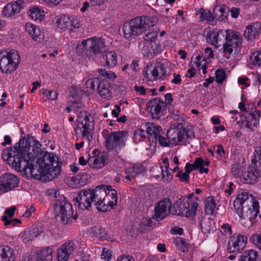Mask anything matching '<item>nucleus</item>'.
Instances as JSON below:
<instances>
[{"mask_svg": "<svg viewBox=\"0 0 261 261\" xmlns=\"http://www.w3.org/2000/svg\"><path fill=\"white\" fill-rule=\"evenodd\" d=\"M249 206L243 208L237 212L239 217L243 219H248L252 224H255L257 221V216L259 213V206L257 201L252 203Z\"/></svg>", "mask_w": 261, "mask_h": 261, "instance_id": "nucleus-14", "label": "nucleus"}, {"mask_svg": "<svg viewBox=\"0 0 261 261\" xmlns=\"http://www.w3.org/2000/svg\"><path fill=\"white\" fill-rule=\"evenodd\" d=\"M149 106H151L150 109V113L152 117L154 118H159L161 116L162 106L164 105L162 99L160 98H154L149 102Z\"/></svg>", "mask_w": 261, "mask_h": 261, "instance_id": "nucleus-30", "label": "nucleus"}, {"mask_svg": "<svg viewBox=\"0 0 261 261\" xmlns=\"http://www.w3.org/2000/svg\"><path fill=\"white\" fill-rule=\"evenodd\" d=\"M53 259V249L46 247L36 254L30 255L27 261H51Z\"/></svg>", "mask_w": 261, "mask_h": 261, "instance_id": "nucleus-23", "label": "nucleus"}, {"mask_svg": "<svg viewBox=\"0 0 261 261\" xmlns=\"http://www.w3.org/2000/svg\"><path fill=\"white\" fill-rule=\"evenodd\" d=\"M2 221H4L5 226H8L10 223L14 222L15 224L16 223H20L21 220L16 218L10 220L6 215L2 217Z\"/></svg>", "mask_w": 261, "mask_h": 261, "instance_id": "nucleus-59", "label": "nucleus"}, {"mask_svg": "<svg viewBox=\"0 0 261 261\" xmlns=\"http://www.w3.org/2000/svg\"><path fill=\"white\" fill-rule=\"evenodd\" d=\"M239 261H259L257 252L253 250L245 251Z\"/></svg>", "mask_w": 261, "mask_h": 261, "instance_id": "nucleus-37", "label": "nucleus"}, {"mask_svg": "<svg viewBox=\"0 0 261 261\" xmlns=\"http://www.w3.org/2000/svg\"><path fill=\"white\" fill-rule=\"evenodd\" d=\"M254 159H252V165L258 172H261V146L256 147L254 152Z\"/></svg>", "mask_w": 261, "mask_h": 261, "instance_id": "nucleus-38", "label": "nucleus"}, {"mask_svg": "<svg viewBox=\"0 0 261 261\" xmlns=\"http://www.w3.org/2000/svg\"><path fill=\"white\" fill-rule=\"evenodd\" d=\"M92 233L96 238L102 240H108L109 238L107 237L105 228L99 225L95 226L92 228Z\"/></svg>", "mask_w": 261, "mask_h": 261, "instance_id": "nucleus-40", "label": "nucleus"}, {"mask_svg": "<svg viewBox=\"0 0 261 261\" xmlns=\"http://www.w3.org/2000/svg\"><path fill=\"white\" fill-rule=\"evenodd\" d=\"M100 62L104 66L110 68L113 67L117 64V54L113 51H105L102 55Z\"/></svg>", "mask_w": 261, "mask_h": 261, "instance_id": "nucleus-26", "label": "nucleus"}, {"mask_svg": "<svg viewBox=\"0 0 261 261\" xmlns=\"http://www.w3.org/2000/svg\"><path fill=\"white\" fill-rule=\"evenodd\" d=\"M161 172L162 174V178L168 182H169L172 179V175L171 174L172 169L170 168H165L166 175L164 173V170L162 166L160 167Z\"/></svg>", "mask_w": 261, "mask_h": 261, "instance_id": "nucleus-52", "label": "nucleus"}, {"mask_svg": "<svg viewBox=\"0 0 261 261\" xmlns=\"http://www.w3.org/2000/svg\"><path fill=\"white\" fill-rule=\"evenodd\" d=\"M166 73L164 64L156 62L154 64H148L143 70V74L147 81H154L162 78Z\"/></svg>", "mask_w": 261, "mask_h": 261, "instance_id": "nucleus-12", "label": "nucleus"}, {"mask_svg": "<svg viewBox=\"0 0 261 261\" xmlns=\"http://www.w3.org/2000/svg\"><path fill=\"white\" fill-rule=\"evenodd\" d=\"M177 176L180 178L181 181L187 183L189 181V174L186 171L184 173L182 171H179L177 174Z\"/></svg>", "mask_w": 261, "mask_h": 261, "instance_id": "nucleus-60", "label": "nucleus"}, {"mask_svg": "<svg viewBox=\"0 0 261 261\" xmlns=\"http://www.w3.org/2000/svg\"><path fill=\"white\" fill-rule=\"evenodd\" d=\"M261 33V23L256 22L248 25L244 32V36L249 40L256 39Z\"/></svg>", "mask_w": 261, "mask_h": 261, "instance_id": "nucleus-25", "label": "nucleus"}, {"mask_svg": "<svg viewBox=\"0 0 261 261\" xmlns=\"http://www.w3.org/2000/svg\"><path fill=\"white\" fill-rule=\"evenodd\" d=\"M19 178L17 176L10 173L3 174L0 177V193H6L19 184Z\"/></svg>", "mask_w": 261, "mask_h": 261, "instance_id": "nucleus-13", "label": "nucleus"}, {"mask_svg": "<svg viewBox=\"0 0 261 261\" xmlns=\"http://www.w3.org/2000/svg\"><path fill=\"white\" fill-rule=\"evenodd\" d=\"M25 28L26 31L31 36L33 40L37 41V39L41 35V32L39 28L30 23H26Z\"/></svg>", "mask_w": 261, "mask_h": 261, "instance_id": "nucleus-36", "label": "nucleus"}, {"mask_svg": "<svg viewBox=\"0 0 261 261\" xmlns=\"http://www.w3.org/2000/svg\"><path fill=\"white\" fill-rule=\"evenodd\" d=\"M98 71L100 75L108 79H114L116 77L115 73L111 71H107L106 69H98Z\"/></svg>", "mask_w": 261, "mask_h": 261, "instance_id": "nucleus-53", "label": "nucleus"}, {"mask_svg": "<svg viewBox=\"0 0 261 261\" xmlns=\"http://www.w3.org/2000/svg\"><path fill=\"white\" fill-rule=\"evenodd\" d=\"M171 204V201L169 198H165L160 201L154 206V213L152 216V218L158 221L163 220L170 213Z\"/></svg>", "mask_w": 261, "mask_h": 261, "instance_id": "nucleus-15", "label": "nucleus"}, {"mask_svg": "<svg viewBox=\"0 0 261 261\" xmlns=\"http://www.w3.org/2000/svg\"><path fill=\"white\" fill-rule=\"evenodd\" d=\"M56 23L59 28L64 31L71 25V19L69 16L63 15L58 18Z\"/></svg>", "mask_w": 261, "mask_h": 261, "instance_id": "nucleus-39", "label": "nucleus"}, {"mask_svg": "<svg viewBox=\"0 0 261 261\" xmlns=\"http://www.w3.org/2000/svg\"><path fill=\"white\" fill-rule=\"evenodd\" d=\"M43 94L45 95L48 99L52 100L56 99L58 95L56 91H49L47 89L43 91Z\"/></svg>", "mask_w": 261, "mask_h": 261, "instance_id": "nucleus-55", "label": "nucleus"}, {"mask_svg": "<svg viewBox=\"0 0 261 261\" xmlns=\"http://www.w3.org/2000/svg\"><path fill=\"white\" fill-rule=\"evenodd\" d=\"M200 19L212 23L214 21L215 17L213 15L211 11L201 9L200 13Z\"/></svg>", "mask_w": 261, "mask_h": 261, "instance_id": "nucleus-47", "label": "nucleus"}, {"mask_svg": "<svg viewBox=\"0 0 261 261\" xmlns=\"http://www.w3.org/2000/svg\"><path fill=\"white\" fill-rule=\"evenodd\" d=\"M105 39L101 38H89L76 46V53L82 56H93L105 51Z\"/></svg>", "mask_w": 261, "mask_h": 261, "instance_id": "nucleus-6", "label": "nucleus"}, {"mask_svg": "<svg viewBox=\"0 0 261 261\" xmlns=\"http://www.w3.org/2000/svg\"><path fill=\"white\" fill-rule=\"evenodd\" d=\"M250 60H252V64L254 66H261V50L256 51L251 54Z\"/></svg>", "mask_w": 261, "mask_h": 261, "instance_id": "nucleus-49", "label": "nucleus"}, {"mask_svg": "<svg viewBox=\"0 0 261 261\" xmlns=\"http://www.w3.org/2000/svg\"><path fill=\"white\" fill-rule=\"evenodd\" d=\"M0 261H15L13 250L8 246H0Z\"/></svg>", "mask_w": 261, "mask_h": 261, "instance_id": "nucleus-31", "label": "nucleus"}, {"mask_svg": "<svg viewBox=\"0 0 261 261\" xmlns=\"http://www.w3.org/2000/svg\"><path fill=\"white\" fill-rule=\"evenodd\" d=\"M166 135L170 143L174 145H180L185 143V136L187 138H195L193 127L180 122L171 125Z\"/></svg>", "mask_w": 261, "mask_h": 261, "instance_id": "nucleus-5", "label": "nucleus"}, {"mask_svg": "<svg viewBox=\"0 0 261 261\" xmlns=\"http://www.w3.org/2000/svg\"><path fill=\"white\" fill-rule=\"evenodd\" d=\"M128 136L126 131L112 132L105 138V146L108 151L116 152L126 145Z\"/></svg>", "mask_w": 261, "mask_h": 261, "instance_id": "nucleus-9", "label": "nucleus"}, {"mask_svg": "<svg viewBox=\"0 0 261 261\" xmlns=\"http://www.w3.org/2000/svg\"><path fill=\"white\" fill-rule=\"evenodd\" d=\"M230 14L232 17L237 18L240 14V9L237 8L232 7L230 10Z\"/></svg>", "mask_w": 261, "mask_h": 261, "instance_id": "nucleus-63", "label": "nucleus"}, {"mask_svg": "<svg viewBox=\"0 0 261 261\" xmlns=\"http://www.w3.org/2000/svg\"><path fill=\"white\" fill-rule=\"evenodd\" d=\"M214 15L216 17L220 20H224L227 17V13L225 12V8H220L218 10L217 9H214Z\"/></svg>", "mask_w": 261, "mask_h": 261, "instance_id": "nucleus-48", "label": "nucleus"}, {"mask_svg": "<svg viewBox=\"0 0 261 261\" xmlns=\"http://www.w3.org/2000/svg\"><path fill=\"white\" fill-rule=\"evenodd\" d=\"M150 228H153L152 221L151 218H143L140 222L139 226V229L140 231L144 232L146 230H149Z\"/></svg>", "mask_w": 261, "mask_h": 261, "instance_id": "nucleus-44", "label": "nucleus"}, {"mask_svg": "<svg viewBox=\"0 0 261 261\" xmlns=\"http://www.w3.org/2000/svg\"><path fill=\"white\" fill-rule=\"evenodd\" d=\"M29 16L32 20L41 21L44 15L41 13L40 10L37 7L32 8L29 12Z\"/></svg>", "mask_w": 261, "mask_h": 261, "instance_id": "nucleus-46", "label": "nucleus"}, {"mask_svg": "<svg viewBox=\"0 0 261 261\" xmlns=\"http://www.w3.org/2000/svg\"><path fill=\"white\" fill-rule=\"evenodd\" d=\"M19 53L14 49L0 51V70L3 73H11L15 71L20 63Z\"/></svg>", "mask_w": 261, "mask_h": 261, "instance_id": "nucleus-8", "label": "nucleus"}, {"mask_svg": "<svg viewBox=\"0 0 261 261\" xmlns=\"http://www.w3.org/2000/svg\"><path fill=\"white\" fill-rule=\"evenodd\" d=\"M157 140H158L160 144L163 146H169V144L170 142H169V139L166 138L165 137L162 136L161 135V133L160 135L158 136Z\"/></svg>", "mask_w": 261, "mask_h": 261, "instance_id": "nucleus-62", "label": "nucleus"}, {"mask_svg": "<svg viewBox=\"0 0 261 261\" xmlns=\"http://www.w3.org/2000/svg\"><path fill=\"white\" fill-rule=\"evenodd\" d=\"M222 49L225 56H230L234 51L238 54L241 50L242 38L241 34L233 30H226Z\"/></svg>", "mask_w": 261, "mask_h": 261, "instance_id": "nucleus-10", "label": "nucleus"}, {"mask_svg": "<svg viewBox=\"0 0 261 261\" xmlns=\"http://www.w3.org/2000/svg\"><path fill=\"white\" fill-rule=\"evenodd\" d=\"M260 111L255 110L250 113H247L241 117V120L245 126L251 130H254L257 127L260 117Z\"/></svg>", "mask_w": 261, "mask_h": 261, "instance_id": "nucleus-20", "label": "nucleus"}, {"mask_svg": "<svg viewBox=\"0 0 261 261\" xmlns=\"http://www.w3.org/2000/svg\"><path fill=\"white\" fill-rule=\"evenodd\" d=\"M241 167H239L238 165H233V166L231 168V173L232 174L233 176L236 178H242V177H241V175L242 174H241L242 171H241Z\"/></svg>", "mask_w": 261, "mask_h": 261, "instance_id": "nucleus-57", "label": "nucleus"}, {"mask_svg": "<svg viewBox=\"0 0 261 261\" xmlns=\"http://www.w3.org/2000/svg\"><path fill=\"white\" fill-rule=\"evenodd\" d=\"M40 178L43 181L53 180L61 173L62 163L59 157L54 153L44 152L42 156L37 159Z\"/></svg>", "mask_w": 261, "mask_h": 261, "instance_id": "nucleus-2", "label": "nucleus"}, {"mask_svg": "<svg viewBox=\"0 0 261 261\" xmlns=\"http://www.w3.org/2000/svg\"><path fill=\"white\" fill-rule=\"evenodd\" d=\"M215 224L214 220L210 218L202 217L200 222L201 230L205 233L214 229Z\"/></svg>", "mask_w": 261, "mask_h": 261, "instance_id": "nucleus-33", "label": "nucleus"}, {"mask_svg": "<svg viewBox=\"0 0 261 261\" xmlns=\"http://www.w3.org/2000/svg\"><path fill=\"white\" fill-rule=\"evenodd\" d=\"M22 0L13 1L7 4L4 8L3 13L5 16L10 17L19 13L24 6Z\"/></svg>", "mask_w": 261, "mask_h": 261, "instance_id": "nucleus-22", "label": "nucleus"}, {"mask_svg": "<svg viewBox=\"0 0 261 261\" xmlns=\"http://www.w3.org/2000/svg\"><path fill=\"white\" fill-rule=\"evenodd\" d=\"M99 77H94L87 80L85 83L87 88L91 90H94L99 83Z\"/></svg>", "mask_w": 261, "mask_h": 261, "instance_id": "nucleus-51", "label": "nucleus"}, {"mask_svg": "<svg viewBox=\"0 0 261 261\" xmlns=\"http://www.w3.org/2000/svg\"><path fill=\"white\" fill-rule=\"evenodd\" d=\"M86 114L84 119L78 123L77 126L74 128V135L78 137L80 133L78 130L80 129L82 132V137L87 139L88 141H91L92 139V133L94 130V120L91 115Z\"/></svg>", "mask_w": 261, "mask_h": 261, "instance_id": "nucleus-11", "label": "nucleus"}, {"mask_svg": "<svg viewBox=\"0 0 261 261\" xmlns=\"http://www.w3.org/2000/svg\"><path fill=\"white\" fill-rule=\"evenodd\" d=\"M112 255V251L111 250L104 248L101 254V258L107 261H109L111 259Z\"/></svg>", "mask_w": 261, "mask_h": 261, "instance_id": "nucleus-58", "label": "nucleus"}, {"mask_svg": "<svg viewBox=\"0 0 261 261\" xmlns=\"http://www.w3.org/2000/svg\"><path fill=\"white\" fill-rule=\"evenodd\" d=\"M216 203L213 197H207L205 202V212L208 214H214Z\"/></svg>", "mask_w": 261, "mask_h": 261, "instance_id": "nucleus-41", "label": "nucleus"}, {"mask_svg": "<svg viewBox=\"0 0 261 261\" xmlns=\"http://www.w3.org/2000/svg\"><path fill=\"white\" fill-rule=\"evenodd\" d=\"M42 232V228L40 226H33L25 229L21 237L24 241L29 242L36 238Z\"/></svg>", "mask_w": 261, "mask_h": 261, "instance_id": "nucleus-27", "label": "nucleus"}, {"mask_svg": "<svg viewBox=\"0 0 261 261\" xmlns=\"http://www.w3.org/2000/svg\"><path fill=\"white\" fill-rule=\"evenodd\" d=\"M247 238L245 236L238 235L231 237L229 241L227 249L229 253H239L246 245Z\"/></svg>", "mask_w": 261, "mask_h": 261, "instance_id": "nucleus-18", "label": "nucleus"}, {"mask_svg": "<svg viewBox=\"0 0 261 261\" xmlns=\"http://www.w3.org/2000/svg\"><path fill=\"white\" fill-rule=\"evenodd\" d=\"M184 201L183 207L185 208L184 216L186 217H194L197 210L198 203L193 200L186 199Z\"/></svg>", "mask_w": 261, "mask_h": 261, "instance_id": "nucleus-29", "label": "nucleus"}, {"mask_svg": "<svg viewBox=\"0 0 261 261\" xmlns=\"http://www.w3.org/2000/svg\"><path fill=\"white\" fill-rule=\"evenodd\" d=\"M117 261H135L133 257L130 255H121L117 258Z\"/></svg>", "mask_w": 261, "mask_h": 261, "instance_id": "nucleus-64", "label": "nucleus"}, {"mask_svg": "<svg viewBox=\"0 0 261 261\" xmlns=\"http://www.w3.org/2000/svg\"><path fill=\"white\" fill-rule=\"evenodd\" d=\"M226 33V30H220L217 32H214L210 35V39L212 42L213 44L218 43V41L221 40L223 38H225Z\"/></svg>", "mask_w": 261, "mask_h": 261, "instance_id": "nucleus-42", "label": "nucleus"}, {"mask_svg": "<svg viewBox=\"0 0 261 261\" xmlns=\"http://www.w3.org/2000/svg\"><path fill=\"white\" fill-rule=\"evenodd\" d=\"M78 207L82 210H89L92 206V203H94L90 189L80 191L77 194V196L73 198Z\"/></svg>", "mask_w": 261, "mask_h": 261, "instance_id": "nucleus-16", "label": "nucleus"}, {"mask_svg": "<svg viewBox=\"0 0 261 261\" xmlns=\"http://www.w3.org/2000/svg\"><path fill=\"white\" fill-rule=\"evenodd\" d=\"M251 240L258 248L261 250V234H254L252 236Z\"/></svg>", "mask_w": 261, "mask_h": 261, "instance_id": "nucleus-56", "label": "nucleus"}, {"mask_svg": "<svg viewBox=\"0 0 261 261\" xmlns=\"http://www.w3.org/2000/svg\"><path fill=\"white\" fill-rule=\"evenodd\" d=\"M158 36L157 32H151L148 33L144 36V39L146 41L152 42Z\"/></svg>", "mask_w": 261, "mask_h": 261, "instance_id": "nucleus-61", "label": "nucleus"}, {"mask_svg": "<svg viewBox=\"0 0 261 261\" xmlns=\"http://www.w3.org/2000/svg\"><path fill=\"white\" fill-rule=\"evenodd\" d=\"M89 178V175L85 173H82L77 176V180L82 186L86 185L88 182Z\"/></svg>", "mask_w": 261, "mask_h": 261, "instance_id": "nucleus-54", "label": "nucleus"}, {"mask_svg": "<svg viewBox=\"0 0 261 261\" xmlns=\"http://www.w3.org/2000/svg\"><path fill=\"white\" fill-rule=\"evenodd\" d=\"M41 144L37 140L21 139L10 150H5L3 154L7 155V160L15 170L28 173L32 176H37L33 162L39 155L42 156L44 152L41 150Z\"/></svg>", "mask_w": 261, "mask_h": 261, "instance_id": "nucleus-1", "label": "nucleus"}, {"mask_svg": "<svg viewBox=\"0 0 261 261\" xmlns=\"http://www.w3.org/2000/svg\"><path fill=\"white\" fill-rule=\"evenodd\" d=\"M78 207L82 210H89L92 206V203H94L90 189L80 191L77 194V196L73 198Z\"/></svg>", "mask_w": 261, "mask_h": 261, "instance_id": "nucleus-17", "label": "nucleus"}, {"mask_svg": "<svg viewBox=\"0 0 261 261\" xmlns=\"http://www.w3.org/2000/svg\"><path fill=\"white\" fill-rule=\"evenodd\" d=\"M184 200L182 198L178 199L172 206L171 205L170 213L172 215L184 216L185 208L183 207Z\"/></svg>", "mask_w": 261, "mask_h": 261, "instance_id": "nucleus-35", "label": "nucleus"}, {"mask_svg": "<svg viewBox=\"0 0 261 261\" xmlns=\"http://www.w3.org/2000/svg\"><path fill=\"white\" fill-rule=\"evenodd\" d=\"M75 246L74 243L72 241L64 243L57 250V261H67L69 256L74 250Z\"/></svg>", "mask_w": 261, "mask_h": 261, "instance_id": "nucleus-21", "label": "nucleus"}, {"mask_svg": "<svg viewBox=\"0 0 261 261\" xmlns=\"http://www.w3.org/2000/svg\"><path fill=\"white\" fill-rule=\"evenodd\" d=\"M145 171V167L141 164H136L126 168L125 170V178L130 180L132 178L136 177L137 175L140 174Z\"/></svg>", "mask_w": 261, "mask_h": 261, "instance_id": "nucleus-28", "label": "nucleus"}, {"mask_svg": "<svg viewBox=\"0 0 261 261\" xmlns=\"http://www.w3.org/2000/svg\"><path fill=\"white\" fill-rule=\"evenodd\" d=\"M89 162H93V168H100L104 166L106 159L105 157L103 155L99 154L97 156L91 158L89 159Z\"/></svg>", "mask_w": 261, "mask_h": 261, "instance_id": "nucleus-43", "label": "nucleus"}, {"mask_svg": "<svg viewBox=\"0 0 261 261\" xmlns=\"http://www.w3.org/2000/svg\"><path fill=\"white\" fill-rule=\"evenodd\" d=\"M216 80L218 84H222L226 78V74L222 69H218L215 72Z\"/></svg>", "mask_w": 261, "mask_h": 261, "instance_id": "nucleus-50", "label": "nucleus"}, {"mask_svg": "<svg viewBox=\"0 0 261 261\" xmlns=\"http://www.w3.org/2000/svg\"><path fill=\"white\" fill-rule=\"evenodd\" d=\"M153 25L154 22L150 18L146 16L137 17L123 24V36L125 39L132 40Z\"/></svg>", "mask_w": 261, "mask_h": 261, "instance_id": "nucleus-4", "label": "nucleus"}, {"mask_svg": "<svg viewBox=\"0 0 261 261\" xmlns=\"http://www.w3.org/2000/svg\"><path fill=\"white\" fill-rule=\"evenodd\" d=\"M241 181L246 184H253L257 181V178L260 176L261 172H258L252 165H250L248 171L243 173Z\"/></svg>", "mask_w": 261, "mask_h": 261, "instance_id": "nucleus-24", "label": "nucleus"}, {"mask_svg": "<svg viewBox=\"0 0 261 261\" xmlns=\"http://www.w3.org/2000/svg\"><path fill=\"white\" fill-rule=\"evenodd\" d=\"M174 243L175 244L178 250L183 252H187L188 250V244L182 238L177 237L174 240Z\"/></svg>", "mask_w": 261, "mask_h": 261, "instance_id": "nucleus-45", "label": "nucleus"}, {"mask_svg": "<svg viewBox=\"0 0 261 261\" xmlns=\"http://www.w3.org/2000/svg\"><path fill=\"white\" fill-rule=\"evenodd\" d=\"M256 201L254 197L248 192H243L238 195L237 198L233 202V206L236 212H240V210L249 206V205Z\"/></svg>", "mask_w": 261, "mask_h": 261, "instance_id": "nucleus-19", "label": "nucleus"}, {"mask_svg": "<svg viewBox=\"0 0 261 261\" xmlns=\"http://www.w3.org/2000/svg\"><path fill=\"white\" fill-rule=\"evenodd\" d=\"M162 128L155 123H148L146 125V132L148 135L153 137L155 141H157L158 136L160 135Z\"/></svg>", "mask_w": 261, "mask_h": 261, "instance_id": "nucleus-34", "label": "nucleus"}, {"mask_svg": "<svg viewBox=\"0 0 261 261\" xmlns=\"http://www.w3.org/2000/svg\"><path fill=\"white\" fill-rule=\"evenodd\" d=\"M54 213L56 219L64 224L69 223L72 219L76 220L77 218L76 213L73 215L72 206L65 197H61L56 200Z\"/></svg>", "mask_w": 261, "mask_h": 261, "instance_id": "nucleus-7", "label": "nucleus"}, {"mask_svg": "<svg viewBox=\"0 0 261 261\" xmlns=\"http://www.w3.org/2000/svg\"><path fill=\"white\" fill-rule=\"evenodd\" d=\"M110 87V84L107 80H101L99 78L97 89L101 97L105 98L109 96Z\"/></svg>", "mask_w": 261, "mask_h": 261, "instance_id": "nucleus-32", "label": "nucleus"}, {"mask_svg": "<svg viewBox=\"0 0 261 261\" xmlns=\"http://www.w3.org/2000/svg\"><path fill=\"white\" fill-rule=\"evenodd\" d=\"M90 192L94 204L99 212L110 211L117 203V192L111 186H98Z\"/></svg>", "mask_w": 261, "mask_h": 261, "instance_id": "nucleus-3", "label": "nucleus"}]
</instances>
